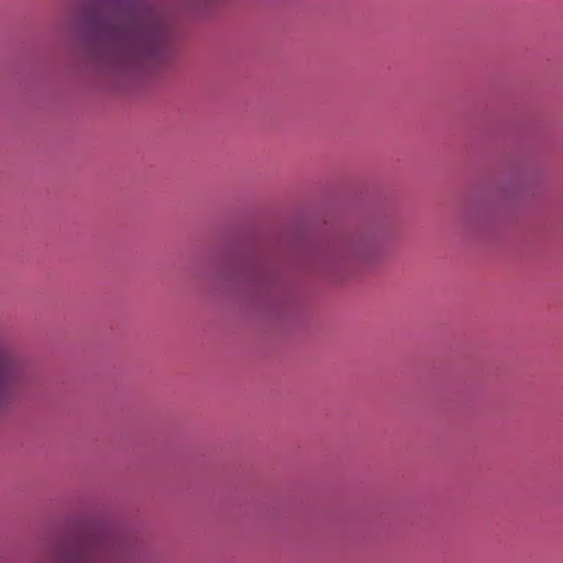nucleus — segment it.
Wrapping results in <instances>:
<instances>
[{"mask_svg": "<svg viewBox=\"0 0 563 563\" xmlns=\"http://www.w3.org/2000/svg\"><path fill=\"white\" fill-rule=\"evenodd\" d=\"M24 382L23 366L12 356L0 352V410L15 401Z\"/></svg>", "mask_w": 563, "mask_h": 563, "instance_id": "f03ea898", "label": "nucleus"}, {"mask_svg": "<svg viewBox=\"0 0 563 563\" xmlns=\"http://www.w3.org/2000/svg\"><path fill=\"white\" fill-rule=\"evenodd\" d=\"M99 58L113 71H130L153 60L165 38L164 18L150 0H103L96 18Z\"/></svg>", "mask_w": 563, "mask_h": 563, "instance_id": "f257e3e1", "label": "nucleus"}]
</instances>
